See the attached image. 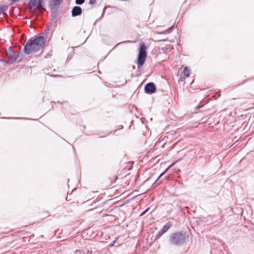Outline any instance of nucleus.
Returning <instances> with one entry per match:
<instances>
[{
  "label": "nucleus",
  "instance_id": "39448f33",
  "mask_svg": "<svg viewBox=\"0 0 254 254\" xmlns=\"http://www.w3.org/2000/svg\"><path fill=\"white\" fill-rule=\"evenodd\" d=\"M145 91L147 93L152 94L155 92L156 88L153 83H148L145 86Z\"/></svg>",
  "mask_w": 254,
  "mask_h": 254
},
{
  "label": "nucleus",
  "instance_id": "f257e3e1",
  "mask_svg": "<svg viewBox=\"0 0 254 254\" xmlns=\"http://www.w3.org/2000/svg\"><path fill=\"white\" fill-rule=\"evenodd\" d=\"M45 44V39L42 36H39L34 39H30L24 47V52L26 54L42 52Z\"/></svg>",
  "mask_w": 254,
  "mask_h": 254
},
{
  "label": "nucleus",
  "instance_id": "9b49d317",
  "mask_svg": "<svg viewBox=\"0 0 254 254\" xmlns=\"http://www.w3.org/2000/svg\"><path fill=\"white\" fill-rule=\"evenodd\" d=\"M63 0H53L52 1L53 4L54 5H56L59 4Z\"/></svg>",
  "mask_w": 254,
  "mask_h": 254
},
{
  "label": "nucleus",
  "instance_id": "7ed1b4c3",
  "mask_svg": "<svg viewBox=\"0 0 254 254\" xmlns=\"http://www.w3.org/2000/svg\"><path fill=\"white\" fill-rule=\"evenodd\" d=\"M146 56L145 47L143 45H142L140 48L139 52L138 58V64L139 65H142L144 62L145 57Z\"/></svg>",
  "mask_w": 254,
  "mask_h": 254
},
{
  "label": "nucleus",
  "instance_id": "20e7f679",
  "mask_svg": "<svg viewBox=\"0 0 254 254\" xmlns=\"http://www.w3.org/2000/svg\"><path fill=\"white\" fill-rule=\"evenodd\" d=\"M29 4L31 9L40 8L42 7V0H30Z\"/></svg>",
  "mask_w": 254,
  "mask_h": 254
},
{
  "label": "nucleus",
  "instance_id": "9d476101",
  "mask_svg": "<svg viewBox=\"0 0 254 254\" xmlns=\"http://www.w3.org/2000/svg\"><path fill=\"white\" fill-rule=\"evenodd\" d=\"M74 254H87V252L83 250H77Z\"/></svg>",
  "mask_w": 254,
  "mask_h": 254
},
{
  "label": "nucleus",
  "instance_id": "4468645a",
  "mask_svg": "<svg viewBox=\"0 0 254 254\" xmlns=\"http://www.w3.org/2000/svg\"><path fill=\"white\" fill-rule=\"evenodd\" d=\"M85 0H76V3L77 4H81L84 2Z\"/></svg>",
  "mask_w": 254,
  "mask_h": 254
},
{
  "label": "nucleus",
  "instance_id": "a211bd4d",
  "mask_svg": "<svg viewBox=\"0 0 254 254\" xmlns=\"http://www.w3.org/2000/svg\"><path fill=\"white\" fill-rule=\"evenodd\" d=\"M164 233H162L161 230L160 231H159L158 232V236H161L162 235H163Z\"/></svg>",
  "mask_w": 254,
  "mask_h": 254
},
{
  "label": "nucleus",
  "instance_id": "f3484780",
  "mask_svg": "<svg viewBox=\"0 0 254 254\" xmlns=\"http://www.w3.org/2000/svg\"><path fill=\"white\" fill-rule=\"evenodd\" d=\"M96 0H90L89 3L90 4H94L96 3Z\"/></svg>",
  "mask_w": 254,
  "mask_h": 254
},
{
  "label": "nucleus",
  "instance_id": "0eeeda50",
  "mask_svg": "<svg viewBox=\"0 0 254 254\" xmlns=\"http://www.w3.org/2000/svg\"><path fill=\"white\" fill-rule=\"evenodd\" d=\"M19 58V53L17 52L13 53L12 54L11 56L10 57V59L8 61V63L12 64L14 62H15L18 58Z\"/></svg>",
  "mask_w": 254,
  "mask_h": 254
},
{
  "label": "nucleus",
  "instance_id": "f03ea898",
  "mask_svg": "<svg viewBox=\"0 0 254 254\" xmlns=\"http://www.w3.org/2000/svg\"><path fill=\"white\" fill-rule=\"evenodd\" d=\"M185 241L184 235L181 232H177L172 234L170 236V242L171 244L175 245L183 244Z\"/></svg>",
  "mask_w": 254,
  "mask_h": 254
},
{
  "label": "nucleus",
  "instance_id": "ddd939ff",
  "mask_svg": "<svg viewBox=\"0 0 254 254\" xmlns=\"http://www.w3.org/2000/svg\"><path fill=\"white\" fill-rule=\"evenodd\" d=\"M13 54V53L11 50L10 48L8 49V51L7 52V55L10 58V57L11 56L12 54Z\"/></svg>",
  "mask_w": 254,
  "mask_h": 254
},
{
  "label": "nucleus",
  "instance_id": "2eb2a0df",
  "mask_svg": "<svg viewBox=\"0 0 254 254\" xmlns=\"http://www.w3.org/2000/svg\"><path fill=\"white\" fill-rule=\"evenodd\" d=\"M149 209V208L146 209L143 212H142L140 214V216H142V215H144L148 211Z\"/></svg>",
  "mask_w": 254,
  "mask_h": 254
},
{
  "label": "nucleus",
  "instance_id": "dca6fc26",
  "mask_svg": "<svg viewBox=\"0 0 254 254\" xmlns=\"http://www.w3.org/2000/svg\"><path fill=\"white\" fill-rule=\"evenodd\" d=\"M5 8L3 6H0V14L4 11L5 10Z\"/></svg>",
  "mask_w": 254,
  "mask_h": 254
},
{
  "label": "nucleus",
  "instance_id": "423d86ee",
  "mask_svg": "<svg viewBox=\"0 0 254 254\" xmlns=\"http://www.w3.org/2000/svg\"><path fill=\"white\" fill-rule=\"evenodd\" d=\"M82 12L81 8L77 6H74L72 10V15L76 16L81 14Z\"/></svg>",
  "mask_w": 254,
  "mask_h": 254
},
{
  "label": "nucleus",
  "instance_id": "6e6552de",
  "mask_svg": "<svg viewBox=\"0 0 254 254\" xmlns=\"http://www.w3.org/2000/svg\"><path fill=\"white\" fill-rule=\"evenodd\" d=\"M170 227V225H169V223L165 225L163 228L161 229L162 233H165L166 232H167L168 230L169 229Z\"/></svg>",
  "mask_w": 254,
  "mask_h": 254
},
{
  "label": "nucleus",
  "instance_id": "f8f14e48",
  "mask_svg": "<svg viewBox=\"0 0 254 254\" xmlns=\"http://www.w3.org/2000/svg\"><path fill=\"white\" fill-rule=\"evenodd\" d=\"M175 164V163L172 164L170 166H169L162 174H161V175L159 176V177L158 178V179H159L162 176H163L166 172L174 164Z\"/></svg>",
  "mask_w": 254,
  "mask_h": 254
},
{
  "label": "nucleus",
  "instance_id": "1a4fd4ad",
  "mask_svg": "<svg viewBox=\"0 0 254 254\" xmlns=\"http://www.w3.org/2000/svg\"><path fill=\"white\" fill-rule=\"evenodd\" d=\"M183 72L185 76H189L190 75V71L187 67H185Z\"/></svg>",
  "mask_w": 254,
  "mask_h": 254
}]
</instances>
